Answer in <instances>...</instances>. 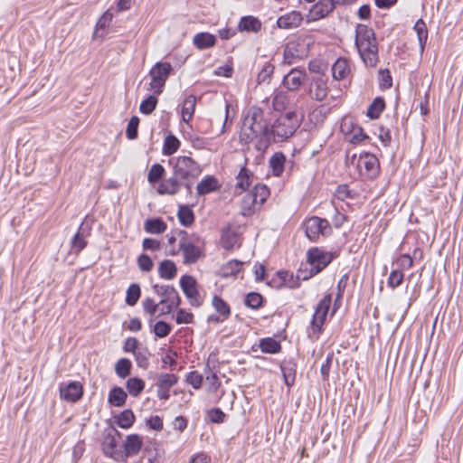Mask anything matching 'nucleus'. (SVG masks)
I'll use <instances>...</instances> for the list:
<instances>
[{
    "instance_id": "2f4dec72",
    "label": "nucleus",
    "mask_w": 463,
    "mask_h": 463,
    "mask_svg": "<svg viewBox=\"0 0 463 463\" xmlns=\"http://www.w3.org/2000/svg\"><path fill=\"white\" fill-rule=\"evenodd\" d=\"M238 234L232 232L230 227L224 228L222 231L221 245L226 250H231L238 243Z\"/></svg>"
},
{
    "instance_id": "393cba45",
    "label": "nucleus",
    "mask_w": 463,
    "mask_h": 463,
    "mask_svg": "<svg viewBox=\"0 0 463 463\" xmlns=\"http://www.w3.org/2000/svg\"><path fill=\"white\" fill-rule=\"evenodd\" d=\"M235 184V194H240L246 191L252 183L253 174L245 166L241 167Z\"/></svg>"
},
{
    "instance_id": "b1692460",
    "label": "nucleus",
    "mask_w": 463,
    "mask_h": 463,
    "mask_svg": "<svg viewBox=\"0 0 463 463\" xmlns=\"http://www.w3.org/2000/svg\"><path fill=\"white\" fill-rule=\"evenodd\" d=\"M335 9L331 0H319L310 10L312 20H319L326 17Z\"/></svg>"
},
{
    "instance_id": "72a5a7b5",
    "label": "nucleus",
    "mask_w": 463,
    "mask_h": 463,
    "mask_svg": "<svg viewBox=\"0 0 463 463\" xmlns=\"http://www.w3.org/2000/svg\"><path fill=\"white\" fill-rule=\"evenodd\" d=\"M177 218L184 227H190L194 222V213L189 205L181 204L178 207Z\"/></svg>"
},
{
    "instance_id": "e2e57ef3",
    "label": "nucleus",
    "mask_w": 463,
    "mask_h": 463,
    "mask_svg": "<svg viewBox=\"0 0 463 463\" xmlns=\"http://www.w3.org/2000/svg\"><path fill=\"white\" fill-rule=\"evenodd\" d=\"M203 380V375L197 371H192L186 375V382L194 389H199L202 386Z\"/></svg>"
},
{
    "instance_id": "a878e982",
    "label": "nucleus",
    "mask_w": 463,
    "mask_h": 463,
    "mask_svg": "<svg viewBox=\"0 0 463 463\" xmlns=\"http://www.w3.org/2000/svg\"><path fill=\"white\" fill-rule=\"evenodd\" d=\"M142 439L137 434H130L127 436L124 442V450L127 457L137 455L142 449Z\"/></svg>"
},
{
    "instance_id": "bb28decb",
    "label": "nucleus",
    "mask_w": 463,
    "mask_h": 463,
    "mask_svg": "<svg viewBox=\"0 0 463 463\" xmlns=\"http://www.w3.org/2000/svg\"><path fill=\"white\" fill-rule=\"evenodd\" d=\"M350 72V66L345 58H338L332 66V76L335 80L345 79Z\"/></svg>"
},
{
    "instance_id": "680f3d73",
    "label": "nucleus",
    "mask_w": 463,
    "mask_h": 463,
    "mask_svg": "<svg viewBox=\"0 0 463 463\" xmlns=\"http://www.w3.org/2000/svg\"><path fill=\"white\" fill-rule=\"evenodd\" d=\"M348 280H349L348 273L344 274L338 280L337 286H336L337 293H336V297L335 299V305L336 304L337 301L342 299L344 292L347 286Z\"/></svg>"
},
{
    "instance_id": "09e8293b",
    "label": "nucleus",
    "mask_w": 463,
    "mask_h": 463,
    "mask_svg": "<svg viewBox=\"0 0 463 463\" xmlns=\"http://www.w3.org/2000/svg\"><path fill=\"white\" fill-rule=\"evenodd\" d=\"M413 29L417 33L420 51L423 52L428 38L426 24L423 22V20L419 19L414 24Z\"/></svg>"
},
{
    "instance_id": "4c0bfd02",
    "label": "nucleus",
    "mask_w": 463,
    "mask_h": 463,
    "mask_svg": "<svg viewBox=\"0 0 463 463\" xmlns=\"http://www.w3.org/2000/svg\"><path fill=\"white\" fill-rule=\"evenodd\" d=\"M135 357V361L137 365L144 370H146L149 367V358L151 356V353L146 346L140 347L135 354H133Z\"/></svg>"
},
{
    "instance_id": "473e14b6",
    "label": "nucleus",
    "mask_w": 463,
    "mask_h": 463,
    "mask_svg": "<svg viewBox=\"0 0 463 463\" xmlns=\"http://www.w3.org/2000/svg\"><path fill=\"white\" fill-rule=\"evenodd\" d=\"M145 231L151 234H161L166 228L167 224L160 217L147 219L145 222Z\"/></svg>"
},
{
    "instance_id": "0e129e2a",
    "label": "nucleus",
    "mask_w": 463,
    "mask_h": 463,
    "mask_svg": "<svg viewBox=\"0 0 463 463\" xmlns=\"http://www.w3.org/2000/svg\"><path fill=\"white\" fill-rule=\"evenodd\" d=\"M274 72V66L270 63H266L262 70L259 72L258 74V82L259 83H261V82H265V81H268L269 79H270V76L273 74Z\"/></svg>"
},
{
    "instance_id": "0eeeda50",
    "label": "nucleus",
    "mask_w": 463,
    "mask_h": 463,
    "mask_svg": "<svg viewBox=\"0 0 463 463\" xmlns=\"http://www.w3.org/2000/svg\"><path fill=\"white\" fill-rule=\"evenodd\" d=\"M152 288L156 295L162 297L158 302L159 306H162L160 316L171 314L175 308H178L181 305V298L173 286L155 284Z\"/></svg>"
},
{
    "instance_id": "c03bdc74",
    "label": "nucleus",
    "mask_w": 463,
    "mask_h": 463,
    "mask_svg": "<svg viewBox=\"0 0 463 463\" xmlns=\"http://www.w3.org/2000/svg\"><path fill=\"white\" fill-rule=\"evenodd\" d=\"M285 160V156L280 152L275 153L271 156L269 165L275 176H279L283 173Z\"/></svg>"
},
{
    "instance_id": "49530a36",
    "label": "nucleus",
    "mask_w": 463,
    "mask_h": 463,
    "mask_svg": "<svg viewBox=\"0 0 463 463\" xmlns=\"http://www.w3.org/2000/svg\"><path fill=\"white\" fill-rule=\"evenodd\" d=\"M135 421V415L129 409L124 410L116 417L117 424L122 429L130 428Z\"/></svg>"
},
{
    "instance_id": "20e7f679",
    "label": "nucleus",
    "mask_w": 463,
    "mask_h": 463,
    "mask_svg": "<svg viewBox=\"0 0 463 463\" xmlns=\"http://www.w3.org/2000/svg\"><path fill=\"white\" fill-rule=\"evenodd\" d=\"M338 256V250L326 251L318 247L310 248L307 252V261L310 269L307 275L302 276V279L307 280L320 273Z\"/></svg>"
},
{
    "instance_id": "f3484780",
    "label": "nucleus",
    "mask_w": 463,
    "mask_h": 463,
    "mask_svg": "<svg viewBox=\"0 0 463 463\" xmlns=\"http://www.w3.org/2000/svg\"><path fill=\"white\" fill-rule=\"evenodd\" d=\"M121 434L118 430L115 428H109L107 430L102 442V449L104 453L111 458H117L118 456L120 455V451L118 449Z\"/></svg>"
},
{
    "instance_id": "f704fd0d",
    "label": "nucleus",
    "mask_w": 463,
    "mask_h": 463,
    "mask_svg": "<svg viewBox=\"0 0 463 463\" xmlns=\"http://www.w3.org/2000/svg\"><path fill=\"white\" fill-rule=\"evenodd\" d=\"M259 346L262 353L275 354L281 351V344L279 341L272 337H265L260 340Z\"/></svg>"
},
{
    "instance_id": "5701e85b",
    "label": "nucleus",
    "mask_w": 463,
    "mask_h": 463,
    "mask_svg": "<svg viewBox=\"0 0 463 463\" xmlns=\"http://www.w3.org/2000/svg\"><path fill=\"white\" fill-rule=\"evenodd\" d=\"M179 250L183 252L184 264L195 263L201 257V250L194 242L180 241Z\"/></svg>"
},
{
    "instance_id": "1a4fd4ad",
    "label": "nucleus",
    "mask_w": 463,
    "mask_h": 463,
    "mask_svg": "<svg viewBox=\"0 0 463 463\" xmlns=\"http://www.w3.org/2000/svg\"><path fill=\"white\" fill-rule=\"evenodd\" d=\"M172 69V65L169 62H156L149 71L151 82L148 90L153 91L155 95L161 94Z\"/></svg>"
},
{
    "instance_id": "39448f33",
    "label": "nucleus",
    "mask_w": 463,
    "mask_h": 463,
    "mask_svg": "<svg viewBox=\"0 0 463 463\" xmlns=\"http://www.w3.org/2000/svg\"><path fill=\"white\" fill-rule=\"evenodd\" d=\"M269 194V189L266 184H255L253 189L242 198L241 203V213L245 217L254 214L267 201Z\"/></svg>"
},
{
    "instance_id": "7ed1b4c3",
    "label": "nucleus",
    "mask_w": 463,
    "mask_h": 463,
    "mask_svg": "<svg viewBox=\"0 0 463 463\" xmlns=\"http://www.w3.org/2000/svg\"><path fill=\"white\" fill-rule=\"evenodd\" d=\"M298 115L294 111L287 112L279 116L266 137L267 143H281L291 137L298 127Z\"/></svg>"
},
{
    "instance_id": "f03ea898",
    "label": "nucleus",
    "mask_w": 463,
    "mask_h": 463,
    "mask_svg": "<svg viewBox=\"0 0 463 463\" xmlns=\"http://www.w3.org/2000/svg\"><path fill=\"white\" fill-rule=\"evenodd\" d=\"M355 45L364 63L367 66H375L378 61V48L373 31L364 24H358Z\"/></svg>"
},
{
    "instance_id": "6e6552de",
    "label": "nucleus",
    "mask_w": 463,
    "mask_h": 463,
    "mask_svg": "<svg viewBox=\"0 0 463 463\" xmlns=\"http://www.w3.org/2000/svg\"><path fill=\"white\" fill-rule=\"evenodd\" d=\"M309 41L307 38H297L287 43L284 48L283 62L291 65L308 54Z\"/></svg>"
},
{
    "instance_id": "e433bc0d",
    "label": "nucleus",
    "mask_w": 463,
    "mask_h": 463,
    "mask_svg": "<svg viewBox=\"0 0 463 463\" xmlns=\"http://www.w3.org/2000/svg\"><path fill=\"white\" fill-rule=\"evenodd\" d=\"M196 104V97L194 95H189L185 98L182 107V117L183 120L189 122L194 113Z\"/></svg>"
},
{
    "instance_id": "5fc2aeb1",
    "label": "nucleus",
    "mask_w": 463,
    "mask_h": 463,
    "mask_svg": "<svg viewBox=\"0 0 463 463\" xmlns=\"http://www.w3.org/2000/svg\"><path fill=\"white\" fill-rule=\"evenodd\" d=\"M165 174V168L160 164H154L147 175V180L150 184H156L160 181Z\"/></svg>"
},
{
    "instance_id": "9b49d317",
    "label": "nucleus",
    "mask_w": 463,
    "mask_h": 463,
    "mask_svg": "<svg viewBox=\"0 0 463 463\" xmlns=\"http://www.w3.org/2000/svg\"><path fill=\"white\" fill-rule=\"evenodd\" d=\"M331 302V294H326L317 305L315 308V313L310 322L311 329L314 335H318L319 334L322 333L323 325L326 321V317L329 311Z\"/></svg>"
},
{
    "instance_id": "13d9d810",
    "label": "nucleus",
    "mask_w": 463,
    "mask_h": 463,
    "mask_svg": "<svg viewBox=\"0 0 463 463\" xmlns=\"http://www.w3.org/2000/svg\"><path fill=\"white\" fill-rule=\"evenodd\" d=\"M137 266L142 271L148 272L153 269L154 262L147 254L142 253L137 258Z\"/></svg>"
},
{
    "instance_id": "a211bd4d",
    "label": "nucleus",
    "mask_w": 463,
    "mask_h": 463,
    "mask_svg": "<svg viewBox=\"0 0 463 463\" xmlns=\"http://www.w3.org/2000/svg\"><path fill=\"white\" fill-rule=\"evenodd\" d=\"M90 231L91 227L85 221L80 223L77 232L71 241V250L75 253H79L86 248V237L90 236Z\"/></svg>"
},
{
    "instance_id": "cd10ccee",
    "label": "nucleus",
    "mask_w": 463,
    "mask_h": 463,
    "mask_svg": "<svg viewBox=\"0 0 463 463\" xmlns=\"http://www.w3.org/2000/svg\"><path fill=\"white\" fill-rule=\"evenodd\" d=\"M193 43L197 49L204 50L216 44V37L210 33H199L194 36Z\"/></svg>"
},
{
    "instance_id": "c85d7f7f",
    "label": "nucleus",
    "mask_w": 463,
    "mask_h": 463,
    "mask_svg": "<svg viewBox=\"0 0 463 463\" xmlns=\"http://www.w3.org/2000/svg\"><path fill=\"white\" fill-rule=\"evenodd\" d=\"M220 184L218 180L213 175L205 176L198 184H197V194L199 195L208 194L212 192H215L219 190Z\"/></svg>"
},
{
    "instance_id": "3c124183",
    "label": "nucleus",
    "mask_w": 463,
    "mask_h": 463,
    "mask_svg": "<svg viewBox=\"0 0 463 463\" xmlns=\"http://www.w3.org/2000/svg\"><path fill=\"white\" fill-rule=\"evenodd\" d=\"M264 298L258 292H250L246 295L244 304L251 309H259L263 305Z\"/></svg>"
},
{
    "instance_id": "6e6d98bb",
    "label": "nucleus",
    "mask_w": 463,
    "mask_h": 463,
    "mask_svg": "<svg viewBox=\"0 0 463 463\" xmlns=\"http://www.w3.org/2000/svg\"><path fill=\"white\" fill-rule=\"evenodd\" d=\"M208 419L213 423H222L226 414L220 408H213L207 411Z\"/></svg>"
},
{
    "instance_id": "6ab92c4d",
    "label": "nucleus",
    "mask_w": 463,
    "mask_h": 463,
    "mask_svg": "<svg viewBox=\"0 0 463 463\" xmlns=\"http://www.w3.org/2000/svg\"><path fill=\"white\" fill-rule=\"evenodd\" d=\"M184 186V181L174 173L172 177L163 180L157 187L159 194L174 195L177 194L180 187Z\"/></svg>"
},
{
    "instance_id": "4be33fe9",
    "label": "nucleus",
    "mask_w": 463,
    "mask_h": 463,
    "mask_svg": "<svg viewBox=\"0 0 463 463\" xmlns=\"http://www.w3.org/2000/svg\"><path fill=\"white\" fill-rule=\"evenodd\" d=\"M303 17L300 12L292 11L281 15L277 20V25L281 29H294L298 27L302 23Z\"/></svg>"
},
{
    "instance_id": "4468645a",
    "label": "nucleus",
    "mask_w": 463,
    "mask_h": 463,
    "mask_svg": "<svg viewBox=\"0 0 463 463\" xmlns=\"http://www.w3.org/2000/svg\"><path fill=\"white\" fill-rule=\"evenodd\" d=\"M356 166L360 174L369 179L375 178L380 173V163L373 154H361L357 159Z\"/></svg>"
},
{
    "instance_id": "8fccbe9b",
    "label": "nucleus",
    "mask_w": 463,
    "mask_h": 463,
    "mask_svg": "<svg viewBox=\"0 0 463 463\" xmlns=\"http://www.w3.org/2000/svg\"><path fill=\"white\" fill-rule=\"evenodd\" d=\"M243 262L238 260H231L222 266V271L223 277L236 276L241 269Z\"/></svg>"
},
{
    "instance_id": "a18cd8bd",
    "label": "nucleus",
    "mask_w": 463,
    "mask_h": 463,
    "mask_svg": "<svg viewBox=\"0 0 463 463\" xmlns=\"http://www.w3.org/2000/svg\"><path fill=\"white\" fill-rule=\"evenodd\" d=\"M212 304L215 311L222 317H223V318H228L230 317L231 307L223 298L217 295H214L213 298Z\"/></svg>"
},
{
    "instance_id": "7c9ffc66",
    "label": "nucleus",
    "mask_w": 463,
    "mask_h": 463,
    "mask_svg": "<svg viewBox=\"0 0 463 463\" xmlns=\"http://www.w3.org/2000/svg\"><path fill=\"white\" fill-rule=\"evenodd\" d=\"M177 268L175 263L171 260H164L158 267V274L160 278L167 280L173 279L176 276Z\"/></svg>"
},
{
    "instance_id": "9d476101",
    "label": "nucleus",
    "mask_w": 463,
    "mask_h": 463,
    "mask_svg": "<svg viewBox=\"0 0 463 463\" xmlns=\"http://www.w3.org/2000/svg\"><path fill=\"white\" fill-rule=\"evenodd\" d=\"M340 129L341 133L344 135L345 141L351 144L360 143L369 138V137L364 133L363 128L358 126L355 119L350 116L343 118Z\"/></svg>"
},
{
    "instance_id": "864d4df0",
    "label": "nucleus",
    "mask_w": 463,
    "mask_h": 463,
    "mask_svg": "<svg viewBox=\"0 0 463 463\" xmlns=\"http://www.w3.org/2000/svg\"><path fill=\"white\" fill-rule=\"evenodd\" d=\"M157 101L158 99L155 95L148 96L141 102L139 107L140 112L145 115L151 114L155 110Z\"/></svg>"
},
{
    "instance_id": "052dcab7",
    "label": "nucleus",
    "mask_w": 463,
    "mask_h": 463,
    "mask_svg": "<svg viewBox=\"0 0 463 463\" xmlns=\"http://www.w3.org/2000/svg\"><path fill=\"white\" fill-rule=\"evenodd\" d=\"M333 359H334V352H330L327 354L325 362L321 365L320 373H321L324 381L328 380Z\"/></svg>"
},
{
    "instance_id": "aec40b11",
    "label": "nucleus",
    "mask_w": 463,
    "mask_h": 463,
    "mask_svg": "<svg viewBox=\"0 0 463 463\" xmlns=\"http://www.w3.org/2000/svg\"><path fill=\"white\" fill-rule=\"evenodd\" d=\"M306 78L305 71L292 69L284 78L283 86L288 90L294 91L299 89Z\"/></svg>"
},
{
    "instance_id": "dca6fc26",
    "label": "nucleus",
    "mask_w": 463,
    "mask_h": 463,
    "mask_svg": "<svg viewBox=\"0 0 463 463\" xmlns=\"http://www.w3.org/2000/svg\"><path fill=\"white\" fill-rule=\"evenodd\" d=\"M60 397L68 402H76L83 395V386L80 382L61 383L59 385Z\"/></svg>"
},
{
    "instance_id": "603ef678",
    "label": "nucleus",
    "mask_w": 463,
    "mask_h": 463,
    "mask_svg": "<svg viewBox=\"0 0 463 463\" xmlns=\"http://www.w3.org/2000/svg\"><path fill=\"white\" fill-rule=\"evenodd\" d=\"M155 335L158 338H164L167 336L172 331V326L163 320L157 321L153 326L151 330Z\"/></svg>"
},
{
    "instance_id": "ea45409f",
    "label": "nucleus",
    "mask_w": 463,
    "mask_h": 463,
    "mask_svg": "<svg viewBox=\"0 0 463 463\" xmlns=\"http://www.w3.org/2000/svg\"><path fill=\"white\" fill-rule=\"evenodd\" d=\"M126 388L130 395L137 397L145 388V382L138 377H131L126 383Z\"/></svg>"
},
{
    "instance_id": "2eb2a0df",
    "label": "nucleus",
    "mask_w": 463,
    "mask_h": 463,
    "mask_svg": "<svg viewBox=\"0 0 463 463\" xmlns=\"http://www.w3.org/2000/svg\"><path fill=\"white\" fill-rule=\"evenodd\" d=\"M328 78L326 75H316L312 77L308 94L310 98L317 101H323L328 95Z\"/></svg>"
},
{
    "instance_id": "f257e3e1",
    "label": "nucleus",
    "mask_w": 463,
    "mask_h": 463,
    "mask_svg": "<svg viewBox=\"0 0 463 463\" xmlns=\"http://www.w3.org/2000/svg\"><path fill=\"white\" fill-rule=\"evenodd\" d=\"M269 128L264 119V112L258 107H251L244 116L240 133L241 143L248 145L256 140L265 142Z\"/></svg>"
},
{
    "instance_id": "c9c22d12",
    "label": "nucleus",
    "mask_w": 463,
    "mask_h": 463,
    "mask_svg": "<svg viewBox=\"0 0 463 463\" xmlns=\"http://www.w3.org/2000/svg\"><path fill=\"white\" fill-rule=\"evenodd\" d=\"M128 398L127 392L121 387H113L109 393V402L112 406L122 407Z\"/></svg>"
},
{
    "instance_id": "c756f323",
    "label": "nucleus",
    "mask_w": 463,
    "mask_h": 463,
    "mask_svg": "<svg viewBox=\"0 0 463 463\" xmlns=\"http://www.w3.org/2000/svg\"><path fill=\"white\" fill-rule=\"evenodd\" d=\"M238 28L241 32L258 33L261 29V23L254 16H243L241 18Z\"/></svg>"
},
{
    "instance_id": "de8ad7c7",
    "label": "nucleus",
    "mask_w": 463,
    "mask_h": 463,
    "mask_svg": "<svg viewBox=\"0 0 463 463\" xmlns=\"http://www.w3.org/2000/svg\"><path fill=\"white\" fill-rule=\"evenodd\" d=\"M141 296V288L137 283H132L127 289L125 301L127 305L135 306Z\"/></svg>"
},
{
    "instance_id": "4d7b16f0",
    "label": "nucleus",
    "mask_w": 463,
    "mask_h": 463,
    "mask_svg": "<svg viewBox=\"0 0 463 463\" xmlns=\"http://www.w3.org/2000/svg\"><path fill=\"white\" fill-rule=\"evenodd\" d=\"M175 322L178 325L191 324L194 322V315L184 308H178L175 316Z\"/></svg>"
},
{
    "instance_id": "bf43d9fd",
    "label": "nucleus",
    "mask_w": 463,
    "mask_h": 463,
    "mask_svg": "<svg viewBox=\"0 0 463 463\" xmlns=\"http://www.w3.org/2000/svg\"><path fill=\"white\" fill-rule=\"evenodd\" d=\"M403 280V273L401 270H392L388 278L387 285L392 288H395L402 284Z\"/></svg>"
},
{
    "instance_id": "ddd939ff",
    "label": "nucleus",
    "mask_w": 463,
    "mask_h": 463,
    "mask_svg": "<svg viewBox=\"0 0 463 463\" xmlns=\"http://www.w3.org/2000/svg\"><path fill=\"white\" fill-rule=\"evenodd\" d=\"M331 232V226L326 219L312 216L305 222V233L313 242H316L320 235H326Z\"/></svg>"
},
{
    "instance_id": "37998d69",
    "label": "nucleus",
    "mask_w": 463,
    "mask_h": 463,
    "mask_svg": "<svg viewBox=\"0 0 463 463\" xmlns=\"http://www.w3.org/2000/svg\"><path fill=\"white\" fill-rule=\"evenodd\" d=\"M289 103V96L286 91H277L272 99V107L277 111L284 110Z\"/></svg>"
},
{
    "instance_id": "58836bf2",
    "label": "nucleus",
    "mask_w": 463,
    "mask_h": 463,
    "mask_svg": "<svg viewBox=\"0 0 463 463\" xmlns=\"http://www.w3.org/2000/svg\"><path fill=\"white\" fill-rule=\"evenodd\" d=\"M385 108V101L383 98L377 97L369 106L366 116L371 119H376L380 117Z\"/></svg>"
},
{
    "instance_id": "774afa93",
    "label": "nucleus",
    "mask_w": 463,
    "mask_h": 463,
    "mask_svg": "<svg viewBox=\"0 0 463 463\" xmlns=\"http://www.w3.org/2000/svg\"><path fill=\"white\" fill-rule=\"evenodd\" d=\"M335 195L338 200L345 201L346 198H353L352 191L347 184H339L335 192Z\"/></svg>"
},
{
    "instance_id": "412c9836",
    "label": "nucleus",
    "mask_w": 463,
    "mask_h": 463,
    "mask_svg": "<svg viewBox=\"0 0 463 463\" xmlns=\"http://www.w3.org/2000/svg\"><path fill=\"white\" fill-rule=\"evenodd\" d=\"M297 367L298 365L294 358L284 359L280 364L284 383L289 388L295 383Z\"/></svg>"
},
{
    "instance_id": "69168bd1",
    "label": "nucleus",
    "mask_w": 463,
    "mask_h": 463,
    "mask_svg": "<svg viewBox=\"0 0 463 463\" xmlns=\"http://www.w3.org/2000/svg\"><path fill=\"white\" fill-rule=\"evenodd\" d=\"M139 119L137 117H132L128 121L127 128V137L129 139H134L137 136V127H138Z\"/></svg>"
},
{
    "instance_id": "79ce46f5",
    "label": "nucleus",
    "mask_w": 463,
    "mask_h": 463,
    "mask_svg": "<svg viewBox=\"0 0 463 463\" xmlns=\"http://www.w3.org/2000/svg\"><path fill=\"white\" fill-rule=\"evenodd\" d=\"M132 363L128 358H120L115 364V372L119 378L125 379L131 373Z\"/></svg>"
},
{
    "instance_id": "f8f14e48",
    "label": "nucleus",
    "mask_w": 463,
    "mask_h": 463,
    "mask_svg": "<svg viewBox=\"0 0 463 463\" xmlns=\"http://www.w3.org/2000/svg\"><path fill=\"white\" fill-rule=\"evenodd\" d=\"M180 287L184 296L192 307H199L203 303V298L201 297L196 279L188 274H184L180 279Z\"/></svg>"
},
{
    "instance_id": "a19ab883",
    "label": "nucleus",
    "mask_w": 463,
    "mask_h": 463,
    "mask_svg": "<svg viewBox=\"0 0 463 463\" xmlns=\"http://www.w3.org/2000/svg\"><path fill=\"white\" fill-rule=\"evenodd\" d=\"M179 377L175 373H162L157 375V387L170 389L178 383Z\"/></svg>"
},
{
    "instance_id": "338daca9",
    "label": "nucleus",
    "mask_w": 463,
    "mask_h": 463,
    "mask_svg": "<svg viewBox=\"0 0 463 463\" xmlns=\"http://www.w3.org/2000/svg\"><path fill=\"white\" fill-rule=\"evenodd\" d=\"M139 341L136 337H128L123 345L125 353H132L133 354L139 349Z\"/></svg>"
},
{
    "instance_id": "423d86ee",
    "label": "nucleus",
    "mask_w": 463,
    "mask_h": 463,
    "mask_svg": "<svg viewBox=\"0 0 463 463\" xmlns=\"http://www.w3.org/2000/svg\"><path fill=\"white\" fill-rule=\"evenodd\" d=\"M174 173L184 181L188 194L192 193V182L201 174L200 165L190 156L178 157Z\"/></svg>"
}]
</instances>
